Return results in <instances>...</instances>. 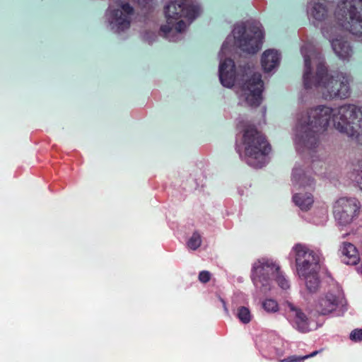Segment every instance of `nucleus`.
<instances>
[{
	"instance_id": "7ed1b4c3",
	"label": "nucleus",
	"mask_w": 362,
	"mask_h": 362,
	"mask_svg": "<svg viewBox=\"0 0 362 362\" xmlns=\"http://www.w3.org/2000/svg\"><path fill=\"white\" fill-rule=\"evenodd\" d=\"M304 59L303 84L305 89L316 87L325 100L346 99L351 95L349 75L328 73L321 54L314 49L312 44L306 43L300 48Z\"/></svg>"
},
{
	"instance_id": "f8f14e48",
	"label": "nucleus",
	"mask_w": 362,
	"mask_h": 362,
	"mask_svg": "<svg viewBox=\"0 0 362 362\" xmlns=\"http://www.w3.org/2000/svg\"><path fill=\"white\" fill-rule=\"evenodd\" d=\"M281 307L284 316L294 329L302 333L310 331L309 319L299 306L286 300L281 303Z\"/></svg>"
},
{
	"instance_id": "aec40b11",
	"label": "nucleus",
	"mask_w": 362,
	"mask_h": 362,
	"mask_svg": "<svg viewBox=\"0 0 362 362\" xmlns=\"http://www.w3.org/2000/svg\"><path fill=\"white\" fill-rule=\"evenodd\" d=\"M201 244L202 237L200 234L197 231L193 233L192 235L187 242V247L192 250H196L198 247H200Z\"/></svg>"
},
{
	"instance_id": "a878e982",
	"label": "nucleus",
	"mask_w": 362,
	"mask_h": 362,
	"mask_svg": "<svg viewBox=\"0 0 362 362\" xmlns=\"http://www.w3.org/2000/svg\"><path fill=\"white\" fill-rule=\"evenodd\" d=\"M219 300H220V301L221 302V303L223 305V310L225 312V314L227 316L230 317L229 310H228V308H227L226 301L222 298H221V297H219Z\"/></svg>"
},
{
	"instance_id": "ddd939ff",
	"label": "nucleus",
	"mask_w": 362,
	"mask_h": 362,
	"mask_svg": "<svg viewBox=\"0 0 362 362\" xmlns=\"http://www.w3.org/2000/svg\"><path fill=\"white\" fill-rule=\"evenodd\" d=\"M340 29L337 30L335 35L327 39L330 42L335 54L342 60H349L353 54V49L347 40H345L341 37H339L338 33Z\"/></svg>"
},
{
	"instance_id": "4468645a",
	"label": "nucleus",
	"mask_w": 362,
	"mask_h": 362,
	"mask_svg": "<svg viewBox=\"0 0 362 362\" xmlns=\"http://www.w3.org/2000/svg\"><path fill=\"white\" fill-rule=\"evenodd\" d=\"M281 60V55L277 50L269 49L265 50L261 58V64L265 73L276 71Z\"/></svg>"
},
{
	"instance_id": "393cba45",
	"label": "nucleus",
	"mask_w": 362,
	"mask_h": 362,
	"mask_svg": "<svg viewBox=\"0 0 362 362\" xmlns=\"http://www.w3.org/2000/svg\"><path fill=\"white\" fill-rule=\"evenodd\" d=\"M211 279V274L208 271H202L201 272H199V280L202 282V283H207Z\"/></svg>"
},
{
	"instance_id": "20e7f679",
	"label": "nucleus",
	"mask_w": 362,
	"mask_h": 362,
	"mask_svg": "<svg viewBox=\"0 0 362 362\" xmlns=\"http://www.w3.org/2000/svg\"><path fill=\"white\" fill-rule=\"evenodd\" d=\"M237 127L243 132L235 139V151L240 159L254 168L267 165L272 148L264 136L242 117L237 119Z\"/></svg>"
},
{
	"instance_id": "39448f33",
	"label": "nucleus",
	"mask_w": 362,
	"mask_h": 362,
	"mask_svg": "<svg viewBox=\"0 0 362 362\" xmlns=\"http://www.w3.org/2000/svg\"><path fill=\"white\" fill-rule=\"evenodd\" d=\"M202 12L200 5L190 0H168L164 6L166 24L160 28L159 35L170 42H177L184 37L187 24L181 18L191 23Z\"/></svg>"
},
{
	"instance_id": "f257e3e1",
	"label": "nucleus",
	"mask_w": 362,
	"mask_h": 362,
	"mask_svg": "<svg viewBox=\"0 0 362 362\" xmlns=\"http://www.w3.org/2000/svg\"><path fill=\"white\" fill-rule=\"evenodd\" d=\"M264 33L262 24L257 21H247L236 23L232 30V36L228 35L223 42L218 52V78L221 85L231 88L235 83L239 86V98L251 107H258L262 100V93L264 83L262 75L255 71L254 66L247 63L240 66L236 72L233 60L226 57L230 52L231 43L240 51L254 54L263 44Z\"/></svg>"
},
{
	"instance_id": "f03ea898",
	"label": "nucleus",
	"mask_w": 362,
	"mask_h": 362,
	"mask_svg": "<svg viewBox=\"0 0 362 362\" xmlns=\"http://www.w3.org/2000/svg\"><path fill=\"white\" fill-rule=\"evenodd\" d=\"M332 118L334 128L356 141L362 136V107L344 104L336 109L318 105L296 115L294 142L296 150L314 151L320 144L319 136Z\"/></svg>"
},
{
	"instance_id": "6ab92c4d",
	"label": "nucleus",
	"mask_w": 362,
	"mask_h": 362,
	"mask_svg": "<svg viewBox=\"0 0 362 362\" xmlns=\"http://www.w3.org/2000/svg\"><path fill=\"white\" fill-rule=\"evenodd\" d=\"M307 221L312 222L315 225L324 224L327 219V210L325 208H321L317 211V215L312 218H306Z\"/></svg>"
},
{
	"instance_id": "bb28decb",
	"label": "nucleus",
	"mask_w": 362,
	"mask_h": 362,
	"mask_svg": "<svg viewBox=\"0 0 362 362\" xmlns=\"http://www.w3.org/2000/svg\"><path fill=\"white\" fill-rule=\"evenodd\" d=\"M272 349H274V351H275V354L277 356H282V351L280 349H278L275 347H272Z\"/></svg>"
},
{
	"instance_id": "9d476101",
	"label": "nucleus",
	"mask_w": 362,
	"mask_h": 362,
	"mask_svg": "<svg viewBox=\"0 0 362 362\" xmlns=\"http://www.w3.org/2000/svg\"><path fill=\"white\" fill-rule=\"evenodd\" d=\"M134 9L129 3L119 1L117 8L110 5L106 11L109 28L114 33H119L129 29Z\"/></svg>"
},
{
	"instance_id": "dca6fc26",
	"label": "nucleus",
	"mask_w": 362,
	"mask_h": 362,
	"mask_svg": "<svg viewBox=\"0 0 362 362\" xmlns=\"http://www.w3.org/2000/svg\"><path fill=\"white\" fill-rule=\"evenodd\" d=\"M319 272L315 271L298 276L304 281L306 290L310 293H317L320 288L321 280L319 276Z\"/></svg>"
},
{
	"instance_id": "423d86ee",
	"label": "nucleus",
	"mask_w": 362,
	"mask_h": 362,
	"mask_svg": "<svg viewBox=\"0 0 362 362\" xmlns=\"http://www.w3.org/2000/svg\"><path fill=\"white\" fill-rule=\"evenodd\" d=\"M291 182L292 201L298 207L299 215L303 218L302 213L309 211L314 203L313 196L309 192L314 187V179L309 172L296 164L293 168Z\"/></svg>"
},
{
	"instance_id": "4be33fe9",
	"label": "nucleus",
	"mask_w": 362,
	"mask_h": 362,
	"mask_svg": "<svg viewBox=\"0 0 362 362\" xmlns=\"http://www.w3.org/2000/svg\"><path fill=\"white\" fill-rule=\"evenodd\" d=\"M349 339L354 342L362 341V329H355L351 331Z\"/></svg>"
},
{
	"instance_id": "9b49d317",
	"label": "nucleus",
	"mask_w": 362,
	"mask_h": 362,
	"mask_svg": "<svg viewBox=\"0 0 362 362\" xmlns=\"http://www.w3.org/2000/svg\"><path fill=\"white\" fill-rule=\"evenodd\" d=\"M360 209L358 201L354 197H341L334 205V216L340 226L350 224L358 215Z\"/></svg>"
},
{
	"instance_id": "412c9836",
	"label": "nucleus",
	"mask_w": 362,
	"mask_h": 362,
	"mask_svg": "<svg viewBox=\"0 0 362 362\" xmlns=\"http://www.w3.org/2000/svg\"><path fill=\"white\" fill-rule=\"evenodd\" d=\"M276 279V281L278 284L279 286L284 290L288 289L290 288V282L287 278L284 275L281 274L280 269L278 273H276L274 275Z\"/></svg>"
},
{
	"instance_id": "cd10ccee",
	"label": "nucleus",
	"mask_w": 362,
	"mask_h": 362,
	"mask_svg": "<svg viewBox=\"0 0 362 362\" xmlns=\"http://www.w3.org/2000/svg\"><path fill=\"white\" fill-rule=\"evenodd\" d=\"M317 351H315L312 352L310 354L305 355V356H307L306 358H308L315 356L317 354Z\"/></svg>"
},
{
	"instance_id": "b1692460",
	"label": "nucleus",
	"mask_w": 362,
	"mask_h": 362,
	"mask_svg": "<svg viewBox=\"0 0 362 362\" xmlns=\"http://www.w3.org/2000/svg\"><path fill=\"white\" fill-rule=\"evenodd\" d=\"M307 356H291L286 358L281 359L279 362H302L305 359H306Z\"/></svg>"
},
{
	"instance_id": "6e6552de",
	"label": "nucleus",
	"mask_w": 362,
	"mask_h": 362,
	"mask_svg": "<svg viewBox=\"0 0 362 362\" xmlns=\"http://www.w3.org/2000/svg\"><path fill=\"white\" fill-rule=\"evenodd\" d=\"M289 257L294 259L298 276L320 270V252L311 250L305 244H295L289 253Z\"/></svg>"
},
{
	"instance_id": "2eb2a0df",
	"label": "nucleus",
	"mask_w": 362,
	"mask_h": 362,
	"mask_svg": "<svg viewBox=\"0 0 362 362\" xmlns=\"http://www.w3.org/2000/svg\"><path fill=\"white\" fill-rule=\"evenodd\" d=\"M341 261L348 265H355L359 260L356 247L350 243H344L339 249Z\"/></svg>"
},
{
	"instance_id": "0eeeda50",
	"label": "nucleus",
	"mask_w": 362,
	"mask_h": 362,
	"mask_svg": "<svg viewBox=\"0 0 362 362\" xmlns=\"http://www.w3.org/2000/svg\"><path fill=\"white\" fill-rule=\"evenodd\" d=\"M279 269V266L272 259L261 258L255 261L251 269V279L255 288L263 294L270 291L273 278Z\"/></svg>"
},
{
	"instance_id": "a211bd4d",
	"label": "nucleus",
	"mask_w": 362,
	"mask_h": 362,
	"mask_svg": "<svg viewBox=\"0 0 362 362\" xmlns=\"http://www.w3.org/2000/svg\"><path fill=\"white\" fill-rule=\"evenodd\" d=\"M261 307L268 314H275L281 310V307L278 302L272 298H267L262 300Z\"/></svg>"
},
{
	"instance_id": "1a4fd4ad",
	"label": "nucleus",
	"mask_w": 362,
	"mask_h": 362,
	"mask_svg": "<svg viewBox=\"0 0 362 362\" xmlns=\"http://www.w3.org/2000/svg\"><path fill=\"white\" fill-rule=\"evenodd\" d=\"M317 311L322 315L334 314L341 316L347 310V303L342 289L337 286L320 297L316 304Z\"/></svg>"
},
{
	"instance_id": "f3484780",
	"label": "nucleus",
	"mask_w": 362,
	"mask_h": 362,
	"mask_svg": "<svg viewBox=\"0 0 362 362\" xmlns=\"http://www.w3.org/2000/svg\"><path fill=\"white\" fill-rule=\"evenodd\" d=\"M235 315L239 321L243 325L250 323L253 317L250 308L246 306H239L237 308Z\"/></svg>"
},
{
	"instance_id": "5701e85b",
	"label": "nucleus",
	"mask_w": 362,
	"mask_h": 362,
	"mask_svg": "<svg viewBox=\"0 0 362 362\" xmlns=\"http://www.w3.org/2000/svg\"><path fill=\"white\" fill-rule=\"evenodd\" d=\"M157 35L151 31H146L143 33V40L149 45L153 44L157 40Z\"/></svg>"
}]
</instances>
